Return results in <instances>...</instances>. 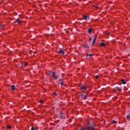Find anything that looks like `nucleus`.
Returning <instances> with one entry per match:
<instances>
[{"label":"nucleus","instance_id":"1","mask_svg":"<svg viewBox=\"0 0 130 130\" xmlns=\"http://www.w3.org/2000/svg\"><path fill=\"white\" fill-rule=\"evenodd\" d=\"M52 74L53 75L54 79H55V80L58 78V76L55 75V72L52 73Z\"/></svg>","mask_w":130,"mask_h":130},{"label":"nucleus","instance_id":"14","mask_svg":"<svg viewBox=\"0 0 130 130\" xmlns=\"http://www.w3.org/2000/svg\"><path fill=\"white\" fill-rule=\"evenodd\" d=\"M87 98V95H84V96H83V99L85 100H86V98Z\"/></svg>","mask_w":130,"mask_h":130},{"label":"nucleus","instance_id":"16","mask_svg":"<svg viewBox=\"0 0 130 130\" xmlns=\"http://www.w3.org/2000/svg\"><path fill=\"white\" fill-rule=\"evenodd\" d=\"M95 79H99V76L98 75H96L95 76Z\"/></svg>","mask_w":130,"mask_h":130},{"label":"nucleus","instance_id":"23","mask_svg":"<svg viewBox=\"0 0 130 130\" xmlns=\"http://www.w3.org/2000/svg\"><path fill=\"white\" fill-rule=\"evenodd\" d=\"M83 129H84L83 127H82V128L80 129L79 130H83Z\"/></svg>","mask_w":130,"mask_h":130},{"label":"nucleus","instance_id":"3","mask_svg":"<svg viewBox=\"0 0 130 130\" xmlns=\"http://www.w3.org/2000/svg\"><path fill=\"white\" fill-rule=\"evenodd\" d=\"M83 18H84V20H89V16H83Z\"/></svg>","mask_w":130,"mask_h":130},{"label":"nucleus","instance_id":"17","mask_svg":"<svg viewBox=\"0 0 130 130\" xmlns=\"http://www.w3.org/2000/svg\"><path fill=\"white\" fill-rule=\"evenodd\" d=\"M117 123V122L116 121H115V120L113 121V123Z\"/></svg>","mask_w":130,"mask_h":130},{"label":"nucleus","instance_id":"7","mask_svg":"<svg viewBox=\"0 0 130 130\" xmlns=\"http://www.w3.org/2000/svg\"><path fill=\"white\" fill-rule=\"evenodd\" d=\"M89 130H94V126H89Z\"/></svg>","mask_w":130,"mask_h":130},{"label":"nucleus","instance_id":"11","mask_svg":"<svg viewBox=\"0 0 130 130\" xmlns=\"http://www.w3.org/2000/svg\"><path fill=\"white\" fill-rule=\"evenodd\" d=\"M88 33H89V34L92 33V29H88Z\"/></svg>","mask_w":130,"mask_h":130},{"label":"nucleus","instance_id":"20","mask_svg":"<svg viewBox=\"0 0 130 130\" xmlns=\"http://www.w3.org/2000/svg\"><path fill=\"white\" fill-rule=\"evenodd\" d=\"M61 86H63V82H61Z\"/></svg>","mask_w":130,"mask_h":130},{"label":"nucleus","instance_id":"22","mask_svg":"<svg viewBox=\"0 0 130 130\" xmlns=\"http://www.w3.org/2000/svg\"><path fill=\"white\" fill-rule=\"evenodd\" d=\"M92 41V38H89V41Z\"/></svg>","mask_w":130,"mask_h":130},{"label":"nucleus","instance_id":"19","mask_svg":"<svg viewBox=\"0 0 130 130\" xmlns=\"http://www.w3.org/2000/svg\"><path fill=\"white\" fill-rule=\"evenodd\" d=\"M8 128H11V126H7Z\"/></svg>","mask_w":130,"mask_h":130},{"label":"nucleus","instance_id":"12","mask_svg":"<svg viewBox=\"0 0 130 130\" xmlns=\"http://www.w3.org/2000/svg\"><path fill=\"white\" fill-rule=\"evenodd\" d=\"M35 129H36V128L35 127L33 126L31 127V130H35Z\"/></svg>","mask_w":130,"mask_h":130},{"label":"nucleus","instance_id":"27","mask_svg":"<svg viewBox=\"0 0 130 130\" xmlns=\"http://www.w3.org/2000/svg\"><path fill=\"white\" fill-rule=\"evenodd\" d=\"M2 26V25H0V27Z\"/></svg>","mask_w":130,"mask_h":130},{"label":"nucleus","instance_id":"8","mask_svg":"<svg viewBox=\"0 0 130 130\" xmlns=\"http://www.w3.org/2000/svg\"><path fill=\"white\" fill-rule=\"evenodd\" d=\"M100 45H101V46H105V45H106V44L104 43H101L100 44Z\"/></svg>","mask_w":130,"mask_h":130},{"label":"nucleus","instance_id":"24","mask_svg":"<svg viewBox=\"0 0 130 130\" xmlns=\"http://www.w3.org/2000/svg\"><path fill=\"white\" fill-rule=\"evenodd\" d=\"M94 8H96V9L98 8V7L97 6H94Z\"/></svg>","mask_w":130,"mask_h":130},{"label":"nucleus","instance_id":"26","mask_svg":"<svg viewBox=\"0 0 130 130\" xmlns=\"http://www.w3.org/2000/svg\"><path fill=\"white\" fill-rule=\"evenodd\" d=\"M117 89H118V90H119V88L118 87L117 88Z\"/></svg>","mask_w":130,"mask_h":130},{"label":"nucleus","instance_id":"5","mask_svg":"<svg viewBox=\"0 0 130 130\" xmlns=\"http://www.w3.org/2000/svg\"><path fill=\"white\" fill-rule=\"evenodd\" d=\"M59 53H62V54H64V51L63 50H60L59 51Z\"/></svg>","mask_w":130,"mask_h":130},{"label":"nucleus","instance_id":"25","mask_svg":"<svg viewBox=\"0 0 130 130\" xmlns=\"http://www.w3.org/2000/svg\"><path fill=\"white\" fill-rule=\"evenodd\" d=\"M107 34L109 35V34H110V33L108 32V33H107Z\"/></svg>","mask_w":130,"mask_h":130},{"label":"nucleus","instance_id":"9","mask_svg":"<svg viewBox=\"0 0 130 130\" xmlns=\"http://www.w3.org/2000/svg\"><path fill=\"white\" fill-rule=\"evenodd\" d=\"M121 82H122V84H123V85L126 84V82H124V80H123V79H121Z\"/></svg>","mask_w":130,"mask_h":130},{"label":"nucleus","instance_id":"13","mask_svg":"<svg viewBox=\"0 0 130 130\" xmlns=\"http://www.w3.org/2000/svg\"><path fill=\"white\" fill-rule=\"evenodd\" d=\"M88 56H93V54H88L87 57H88Z\"/></svg>","mask_w":130,"mask_h":130},{"label":"nucleus","instance_id":"6","mask_svg":"<svg viewBox=\"0 0 130 130\" xmlns=\"http://www.w3.org/2000/svg\"><path fill=\"white\" fill-rule=\"evenodd\" d=\"M15 89H16V87H15V85H12L11 86V90L14 91V90H15Z\"/></svg>","mask_w":130,"mask_h":130},{"label":"nucleus","instance_id":"21","mask_svg":"<svg viewBox=\"0 0 130 130\" xmlns=\"http://www.w3.org/2000/svg\"><path fill=\"white\" fill-rule=\"evenodd\" d=\"M40 103H43V101H40Z\"/></svg>","mask_w":130,"mask_h":130},{"label":"nucleus","instance_id":"10","mask_svg":"<svg viewBox=\"0 0 130 130\" xmlns=\"http://www.w3.org/2000/svg\"><path fill=\"white\" fill-rule=\"evenodd\" d=\"M16 21L19 24H20L22 22V21H21L19 19H18Z\"/></svg>","mask_w":130,"mask_h":130},{"label":"nucleus","instance_id":"4","mask_svg":"<svg viewBox=\"0 0 130 130\" xmlns=\"http://www.w3.org/2000/svg\"><path fill=\"white\" fill-rule=\"evenodd\" d=\"M96 40H97V36H95L94 39H93L92 44H94L95 42H96Z\"/></svg>","mask_w":130,"mask_h":130},{"label":"nucleus","instance_id":"15","mask_svg":"<svg viewBox=\"0 0 130 130\" xmlns=\"http://www.w3.org/2000/svg\"><path fill=\"white\" fill-rule=\"evenodd\" d=\"M127 118H128V119H129V118H130V114L129 115H127Z\"/></svg>","mask_w":130,"mask_h":130},{"label":"nucleus","instance_id":"18","mask_svg":"<svg viewBox=\"0 0 130 130\" xmlns=\"http://www.w3.org/2000/svg\"><path fill=\"white\" fill-rule=\"evenodd\" d=\"M26 66H28V63H25L24 64V66L26 67Z\"/></svg>","mask_w":130,"mask_h":130},{"label":"nucleus","instance_id":"2","mask_svg":"<svg viewBox=\"0 0 130 130\" xmlns=\"http://www.w3.org/2000/svg\"><path fill=\"white\" fill-rule=\"evenodd\" d=\"M87 86L86 85H83V86L81 87V89L82 90H87Z\"/></svg>","mask_w":130,"mask_h":130}]
</instances>
